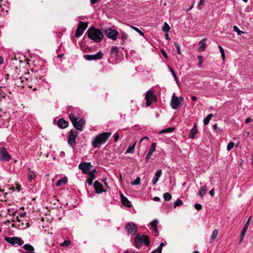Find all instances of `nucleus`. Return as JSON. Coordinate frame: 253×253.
<instances>
[{"label":"nucleus","instance_id":"obj_25","mask_svg":"<svg viewBox=\"0 0 253 253\" xmlns=\"http://www.w3.org/2000/svg\"><path fill=\"white\" fill-rule=\"evenodd\" d=\"M88 177L87 179L86 182L88 183L89 185H91L92 184V181L94 179L95 175L93 172H90L88 174Z\"/></svg>","mask_w":253,"mask_h":253},{"label":"nucleus","instance_id":"obj_6","mask_svg":"<svg viewBox=\"0 0 253 253\" xmlns=\"http://www.w3.org/2000/svg\"><path fill=\"white\" fill-rule=\"evenodd\" d=\"M183 99L182 97H177L175 95V93L172 95L170 102V105L172 109H178L183 102Z\"/></svg>","mask_w":253,"mask_h":253},{"label":"nucleus","instance_id":"obj_42","mask_svg":"<svg viewBox=\"0 0 253 253\" xmlns=\"http://www.w3.org/2000/svg\"><path fill=\"white\" fill-rule=\"evenodd\" d=\"M183 202L180 199H177L173 204L174 208L182 205Z\"/></svg>","mask_w":253,"mask_h":253},{"label":"nucleus","instance_id":"obj_8","mask_svg":"<svg viewBox=\"0 0 253 253\" xmlns=\"http://www.w3.org/2000/svg\"><path fill=\"white\" fill-rule=\"evenodd\" d=\"M145 99L146 100V106L148 107L156 102L157 98L153 90H149L146 93Z\"/></svg>","mask_w":253,"mask_h":253},{"label":"nucleus","instance_id":"obj_53","mask_svg":"<svg viewBox=\"0 0 253 253\" xmlns=\"http://www.w3.org/2000/svg\"><path fill=\"white\" fill-rule=\"evenodd\" d=\"M161 53L162 54V55L165 58H167V53H166V52L165 51V50L164 49H161Z\"/></svg>","mask_w":253,"mask_h":253},{"label":"nucleus","instance_id":"obj_13","mask_svg":"<svg viewBox=\"0 0 253 253\" xmlns=\"http://www.w3.org/2000/svg\"><path fill=\"white\" fill-rule=\"evenodd\" d=\"M92 165L90 163L84 162L79 165V169L85 174H88L91 172L90 171V169Z\"/></svg>","mask_w":253,"mask_h":253},{"label":"nucleus","instance_id":"obj_30","mask_svg":"<svg viewBox=\"0 0 253 253\" xmlns=\"http://www.w3.org/2000/svg\"><path fill=\"white\" fill-rule=\"evenodd\" d=\"M207 187L206 185H204L200 188L199 191L198 195L201 197H203L207 193Z\"/></svg>","mask_w":253,"mask_h":253},{"label":"nucleus","instance_id":"obj_15","mask_svg":"<svg viewBox=\"0 0 253 253\" xmlns=\"http://www.w3.org/2000/svg\"><path fill=\"white\" fill-rule=\"evenodd\" d=\"M158 220L157 219H155L152 220L150 223L149 225L151 226L150 229L152 230V232L155 234V236H159V232L158 229Z\"/></svg>","mask_w":253,"mask_h":253},{"label":"nucleus","instance_id":"obj_16","mask_svg":"<svg viewBox=\"0 0 253 253\" xmlns=\"http://www.w3.org/2000/svg\"><path fill=\"white\" fill-rule=\"evenodd\" d=\"M126 229L129 234L134 235L137 232V227L133 223H127Z\"/></svg>","mask_w":253,"mask_h":253},{"label":"nucleus","instance_id":"obj_24","mask_svg":"<svg viewBox=\"0 0 253 253\" xmlns=\"http://www.w3.org/2000/svg\"><path fill=\"white\" fill-rule=\"evenodd\" d=\"M7 89L4 87H0V98H4L7 96Z\"/></svg>","mask_w":253,"mask_h":253},{"label":"nucleus","instance_id":"obj_17","mask_svg":"<svg viewBox=\"0 0 253 253\" xmlns=\"http://www.w3.org/2000/svg\"><path fill=\"white\" fill-rule=\"evenodd\" d=\"M93 186L96 193L98 194L102 193L106 191V190L103 189V185L98 181H95L94 182Z\"/></svg>","mask_w":253,"mask_h":253},{"label":"nucleus","instance_id":"obj_39","mask_svg":"<svg viewBox=\"0 0 253 253\" xmlns=\"http://www.w3.org/2000/svg\"><path fill=\"white\" fill-rule=\"evenodd\" d=\"M168 68L169 69V71L170 72L171 74H172V77L174 78V80L177 82V79L176 77V74L174 72V71L169 66H168Z\"/></svg>","mask_w":253,"mask_h":253},{"label":"nucleus","instance_id":"obj_32","mask_svg":"<svg viewBox=\"0 0 253 253\" xmlns=\"http://www.w3.org/2000/svg\"><path fill=\"white\" fill-rule=\"evenodd\" d=\"M119 49L117 46H113L111 50V53L114 56H117L119 54Z\"/></svg>","mask_w":253,"mask_h":253},{"label":"nucleus","instance_id":"obj_36","mask_svg":"<svg viewBox=\"0 0 253 253\" xmlns=\"http://www.w3.org/2000/svg\"><path fill=\"white\" fill-rule=\"evenodd\" d=\"M170 28L169 24L167 22H165L163 27H162V30L166 33H168Z\"/></svg>","mask_w":253,"mask_h":253},{"label":"nucleus","instance_id":"obj_1","mask_svg":"<svg viewBox=\"0 0 253 253\" xmlns=\"http://www.w3.org/2000/svg\"><path fill=\"white\" fill-rule=\"evenodd\" d=\"M42 71L40 70L37 72H33L31 70V72L28 71L24 73V75L21 76L19 79L24 85H26L29 88L34 90H36L40 87V85H44V82L43 76L39 78V73Z\"/></svg>","mask_w":253,"mask_h":253},{"label":"nucleus","instance_id":"obj_55","mask_svg":"<svg viewBox=\"0 0 253 253\" xmlns=\"http://www.w3.org/2000/svg\"><path fill=\"white\" fill-rule=\"evenodd\" d=\"M19 216L21 217H24L26 216V212H21L19 214Z\"/></svg>","mask_w":253,"mask_h":253},{"label":"nucleus","instance_id":"obj_7","mask_svg":"<svg viewBox=\"0 0 253 253\" xmlns=\"http://www.w3.org/2000/svg\"><path fill=\"white\" fill-rule=\"evenodd\" d=\"M103 31L109 39L113 41L117 40V37L119 36V32L111 28L103 29Z\"/></svg>","mask_w":253,"mask_h":253},{"label":"nucleus","instance_id":"obj_4","mask_svg":"<svg viewBox=\"0 0 253 253\" xmlns=\"http://www.w3.org/2000/svg\"><path fill=\"white\" fill-rule=\"evenodd\" d=\"M150 244V240L148 236L137 234L134 238V246L139 249L143 245L148 246Z\"/></svg>","mask_w":253,"mask_h":253},{"label":"nucleus","instance_id":"obj_48","mask_svg":"<svg viewBox=\"0 0 253 253\" xmlns=\"http://www.w3.org/2000/svg\"><path fill=\"white\" fill-rule=\"evenodd\" d=\"M165 246V244L164 243L162 242L159 246L156 249V250L162 252V250L163 247Z\"/></svg>","mask_w":253,"mask_h":253},{"label":"nucleus","instance_id":"obj_34","mask_svg":"<svg viewBox=\"0 0 253 253\" xmlns=\"http://www.w3.org/2000/svg\"><path fill=\"white\" fill-rule=\"evenodd\" d=\"M174 130V127H169V128H168L161 130L159 132V133L161 134L166 133H168V132H172Z\"/></svg>","mask_w":253,"mask_h":253},{"label":"nucleus","instance_id":"obj_61","mask_svg":"<svg viewBox=\"0 0 253 253\" xmlns=\"http://www.w3.org/2000/svg\"><path fill=\"white\" fill-rule=\"evenodd\" d=\"M124 253H139L138 252H129L128 251H125Z\"/></svg>","mask_w":253,"mask_h":253},{"label":"nucleus","instance_id":"obj_22","mask_svg":"<svg viewBox=\"0 0 253 253\" xmlns=\"http://www.w3.org/2000/svg\"><path fill=\"white\" fill-rule=\"evenodd\" d=\"M162 174V172L161 169H159L156 171L155 177L152 180L153 185H155L157 182Z\"/></svg>","mask_w":253,"mask_h":253},{"label":"nucleus","instance_id":"obj_54","mask_svg":"<svg viewBox=\"0 0 253 253\" xmlns=\"http://www.w3.org/2000/svg\"><path fill=\"white\" fill-rule=\"evenodd\" d=\"M252 121L251 118H248L245 120V123L249 124Z\"/></svg>","mask_w":253,"mask_h":253},{"label":"nucleus","instance_id":"obj_57","mask_svg":"<svg viewBox=\"0 0 253 253\" xmlns=\"http://www.w3.org/2000/svg\"><path fill=\"white\" fill-rule=\"evenodd\" d=\"M65 156V154L64 153V152L63 151H61L59 153V156L61 157H64Z\"/></svg>","mask_w":253,"mask_h":253},{"label":"nucleus","instance_id":"obj_31","mask_svg":"<svg viewBox=\"0 0 253 253\" xmlns=\"http://www.w3.org/2000/svg\"><path fill=\"white\" fill-rule=\"evenodd\" d=\"M218 233V231L217 229H215L213 231L211 236L210 239V243H212L213 241H214L217 236Z\"/></svg>","mask_w":253,"mask_h":253},{"label":"nucleus","instance_id":"obj_41","mask_svg":"<svg viewBox=\"0 0 253 253\" xmlns=\"http://www.w3.org/2000/svg\"><path fill=\"white\" fill-rule=\"evenodd\" d=\"M235 146L234 142L231 141L228 143L227 146V150L230 151Z\"/></svg>","mask_w":253,"mask_h":253},{"label":"nucleus","instance_id":"obj_21","mask_svg":"<svg viewBox=\"0 0 253 253\" xmlns=\"http://www.w3.org/2000/svg\"><path fill=\"white\" fill-rule=\"evenodd\" d=\"M36 177V172L31 169L30 168L28 169V178L30 182H32L33 180Z\"/></svg>","mask_w":253,"mask_h":253},{"label":"nucleus","instance_id":"obj_38","mask_svg":"<svg viewBox=\"0 0 253 253\" xmlns=\"http://www.w3.org/2000/svg\"><path fill=\"white\" fill-rule=\"evenodd\" d=\"M141 179L140 178L137 177L134 180L131 182V184L132 185H139L140 183Z\"/></svg>","mask_w":253,"mask_h":253},{"label":"nucleus","instance_id":"obj_14","mask_svg":"<svg viewBox=\"0 0 253 253\" xmlns=\"http://www.w3.org/2000/svg\"><path fill=\"white\" fill-rule=\"evenodd\" d=\"M103 57L101 51L98 52L95 54L84 55V58L87 61L96 60L101 59Z\"/></svg>","mask_w":253,"mask_h":253},{"label":"nucleus","instance_id":"obj_58","mask_svg":"<svg viewBox=\"0 0 253 253\" xmlns=\"http://www.w3.org/2000/svg\"><path fill=\"white\" fill-rule=\"evenodd\" d=\"M209 193L211 195V196H214V189H212L211 190L210 192H209Z\"/></svg>","mask_w":253,"mask_h":253},{"label":"nucleus","instance_id":"obj_33","mask_svg":"<svg viewBox=\"0 0 253 253\" xmlns=\"http://www.w3.org/2000/svg\"><path fill=\"white\" fill-rule=\"evenodd\" d=\"M136 143L135 141L132 145H129L127 149L126 150V153H132L134 151L135 146Z\"/></svg>","mask_w":253,"mask_h":253},{"label":"nucleus","instance_id":"obj_51","mask_svg":"<svg viewBox=\"0 0 253 253\" xmlns=\"http://www.w3.org/2000/svg\"><path fill=\"white\" fill-rule=\"evenodd\" d=\"M194 207L197 210H200L202 209V206L200 204H195Z\"/></svg>","mask_w":253,"mask_h":253},{"label":"nucleus","instance_id":"obj_44","mask_svg":"<svg viewBox=\"0 0 253 253\" xmlns=\"http://www.w3.org/2000/svg\"><path fill=\"white\" fill-rule=\"evenodd\" d=\"M132 28L136 32H137L138 33H139L140 34V35L142 36H144V34L143 32H142L139 29H138V28L137 27H134V26H131Z\"/></svg>","mask_w":253,"mask_h":253},{"label":"nucleus","instance_id":"obj_18","mask_svg":"<svg viewBox=\"0 0 253 253\" xmlns=\"http://www.w3.org/2000/svg\"><path fill=\"white\" fill-rule=\"evenodd\" d=\"M252 218V216L251 215L249 217L248 219L247 220V221L245 225L243 227V229L242 231L241 234V238H240V242H242V241L245 237L246 232L248 228L249 225L250 224V221H251Z\"/></svg>","mask_w":253,"mask_h":253},{"label":"nucleus","instance_id":"obj_63","mask_svg":"<svg viewBox=\"0 0 253 253\" xmlns=\"http://www.w3.org/2000/svg\"><path fill=\"white\" fill-rule=\"evenodd\" d=\"M154 200L155 201H159L160 200V199L159 197H155L154 198Z\"/></svg>","mask_w":253,"mask_h":253},{"label":"nucleus","instance_id":"obj_43","mask_svg":"<svg viewBox=\"0 0 253 253\" xmlns=\"http://www.w3.org/2000/svg\"><path fill=\"white\" fill-rule=\"evenodd\" d=\"M198 61H199L198 66V67L201 68L202 67V65L203 62V56H202L201 55H199L198 56Z\"/></svg>","mask_w":253,"mask_h":253},{"label":"nucleus","instance_id":"obj_60","mask_svg":"<svg viewBox=\"0 0 253 253\" xmlns=\"http://www.w3.org/2000/svg\"><path fill=\"white\" fill-rule=\"evenodd\" d=\"M104 185L108 188H109L108 185V183L107 182V181L105 180H102Z\"/></svg>","mask_w":253,"mask_h":253},{"label":"nucleus","instance_id":"obj_5","mask_svg":"<svg viewBox=\"0 0 253 253\" xmlns=\"http://www.w3.org/2000/svg\"><path fill=\"white\" fill-rule=\"evenodd\" d=\"M69 117L74 126L79 130H82L85 124L84 119L77 117L73 113H71Z\"/></svg>","mask_w":253,"mask_h":253},{"label":"nucleus","instance_id":"obj_49","mask_svg":"<svg viewBox=\"0 0 253 253\" xmlns=\"http://www.w3.org/2000/svg\"><path fill=\"white\" fill-rule=\"evenodd\" d=\"M233 30L234 31L237 32L238 33V34L240 35L241 34V33H242V32L241 31H240L239 28L237 27V26H233Z\"/></svg>","mask_w":253,"mask_h":253},{"label":"nucleus","instance_id":"obj_50","mask_svg":"<svg viewBox=\"0 0 253 253\" xmlns=\"http://www.w3.org/2000/svg\"><path fill=\"white\" fill-rule=\"evenodd\" d=\"M210 120H210L207 117H206L205 118H204V121H203L204 125L206 126V125H207L208 124H209Z\"/></svg>","mask_w":253,"mask_h":253},{"label":"nucleus","instance_id":"obj_35","mask_svg":"<svg viewBox=\"0 0 253 253\" xmlns=\"http://www.w3.org/2000/svg\"><path fill=\"white\" fill-rule=\"evenodd\" d=\"M156 143H153L152 145H151L150 149L148 153V154L152 155V154L156 150Z\"/></svg>","mask_w":253,"mask_h":253},{"label":"nucleus","instance_id":"obj_64","mask_svg":"<svg viewBox=\"0 0 253 253\" xmlns=\"http://www.w3.org/2000/svg\"><path fill=\"white\" fill-rule=\"evenodd\" d=\"M151 253H162V252H159V251L155 250L154 251H152L151 252Z\"/></svg>","mask_w":253,"mask_h":253},{"label":"nucleus","instance_id":"obj_23","mask_svg":"<svg viewBox=\"0 0 253 253\" xmlns=\"http://www.w3.org/2000/svg\"><path fill=\"white\" fill-rule=\"evenodd\" d=\"M58 126L61 128H65L68 126V123L63 119H60L57 123Z\"/></svg>","mask_w":253,"mask_h":253},{"label":"nucleus","instance_id":"obj_20","mask_svg":"<svg viewBox=\"0 0 253 253\" xmlns=\"http://www.w3.org/2000/svg\"><path fill=\"white\" fill-rule=\"evenodd\" d=\"M198 132V129L197 127V124H194L193 127L192 129H191L189 134V138L190 139H193L195 138L196 134Z\"/></svg>","mask_w":253,"mask_h":253},{"label":"nucleus","instance_id":"obj_59","mask_svg":"<svg viewBox=\"0 0 253 253\" xmlns=\"http://www.w3.org/2000/svg\"><path fill=\"white\" fill-rule=\"evenodd\" d=\"M3 63V58L2 56H0V65H1Z\"/></svg>","mask_w":253,"mask_h":253},{"label":"nucleus","instance_id":"obj_3","mask_svg":"<svg viewBox=\"0 0 253 253\" xmlns=\"http://www.w3.org/2000/svg\"><path fill=\"white\" fill-rule=\"evenodd\" d=\"M88 37L96 43L100 42L103 38V34L101 30L94 28H89L87 31Z\"/></svg>","mask_w":253,"mask_h":253},{"label":"nucleus","instance_id":"obj_40","mask_svg":"<svg viewBox=\"0 0 253 253\" xmlns=\"http://www.w3.org/2000/svg\"><path fill=\"white\" fill-rule=\"evenodd\" d=\"M71 241L70 240H66L60 244L61 246L63 247H67L71 244Z\"/></svg>","mask_w":253,"mask_h":253},{"label":"nucleus","instance_id":"obj_11","mask_svg":"<svg viewBox=\"0 0 253 253\" xmlns=\"http://www.w3.org/2000/svg\"><path fill=\"white\" fill-rule=\"evenodd\" d=\"M77 132L74 130H71L68 138V143L72 147L76 144V138L77 137Z\"/></svg>","mask_w":253,"mask_h":253},{"label":"nucleus","instance_id":"obj_46","mask_svg":"<svg viewBox=\"0 0 253 253\" xmlns=\"http://www.w3.org/2000/svg\"><path fill=\"white\" fill-rule=\"evenodd\" d=\"M174 45L175 46V48H176V49L177 50V53L178 54H181V51H180V48L179 45L176 42H174Z\"/></svg>","mask_w":253,"mask_h":253},{"label":"nucleus","instance_id":"obj_29","mask_svg":"<svg viewBox=\"0 0 253 253\" xmlns=\"http://www.w3.org/2000/svg\"><path fill=\"white\" fill-rule=\"evenodd\" d=\"M22 248L26 251L25 252H32L35 251V249L33 246L28 244L24 245L22 247Z\"/></svg>","mask_w":253,"mask_h":253},{"label":"nucleus","instance_id":"obj_19","mask_svg":"<svg viewBox=\"0 0 253 253\" xmlns=\"http://www.w3.org/2000/svg\"><path fill=\"white\" fill-rule=\"evenodd\" d=\"M122 205L127 208H130L132 206L131 202L125 197L123 194L121 196Z\"/></svg>","mask_w":253,"mask_h":253},{"label":"nucleus","instance_id":"obj_28","mask_svg":"<svg viewBox=\"0 0 253 253\" xmlns=\"http://www.w3.org/2000/svg\"><path fill=\"white\" fill-rule=\"evenodd\" d=\"M119 38H120L122 41V44H124L125 43L126 41L128 39V35L124 32H121L120 34H119Z\"/></svg>","mask_w":253,"mask_h":253},{"label":"nucleus","instance_id":"obj_27","mask_svg":"<svg viewBox=\"0 0 253 253\" xmlns=\"http://www.w3.org/2000/svg\"><path fill=\"white\" fill-rule=\"evenodd\" d=\"M206 39H202L200 42H199V50L201 51H203L205 50V48L206 47Z\"/></svg>","mask_w":253,"mask_h":253},{"label":"nucleus","instance_id":"obj_45","mask_svg":"<svg viewBox=\"0 0 253 253\" xmlns=\"http://www.w3.org/2000/svg\"><path fill=\"white\" fill-rule=\"evenodd\" d=\"M218 47L219 50V51L220 52V53L221 54V56H222V58L223 60H224V58H225V53H224V51L223 48L220 45H218Z\"/></svg>","mask_w":253,"mask_h":253},{"label":"nucleus","instance_id":"obj_56","mask_svg":"<svg viewBox=\"0 0 253 253\" xmlns=\"http://www.w3.org/2000/svg\"><path fill=\"white\" fill-rule=\"evenodd\" d=\"M151 155L149 154H147L146 158H145V159H146V162L147 163L149 161V160L150 159V158L151 157Z\"/></svg>","mask_w":253,"mask_h":253},{"label":"nucleus","instance_id":"obj_47","mask_svg":"<svg viewBox=\"0 0 253 253\" xmlns=\"http://www.w3.org/2000/svg\"><path fill=\"white\" fill-rule=\"evenodd\" d=\"M205 3V0H200L198 4V8L200 10L202 9V7L201 5L204 4Z\"/></svg>","mask_w":253,"mask_h":253},{"label":"nucleus","instance_id":"obj_2","mask_svg":"<svg viewBox=\"0 0 253 253\" xmlns=\"http://www.w3.org/2000/svg\"><path fill=\"white\" fill-rule=\"evenodd\" d=\"M111 134V132H104L96 135L91 142L92 147L94 148H99L107 142Z\"/></svg>","mask_w":253,"mask_h":253},{"label":"nucleus","instance_id":"obj_52","mask_svg":"<svg viewBox=\"0 0 253 253\" xmlns=\"http://www.w3.org/2000/svg\"><path fill=\"white\" fill-rule=\"evenodd\" d=\"M119 138V134L117 133H115L114 134V141L116 142L118 140Z\"/></svg>","mask_w":253,"mask_h":253},{"label":"nucleus","instance_id":"obj_62","mask_svg":"<svg viewBox=\"0 0 253 253\" xmlns=\"http://www.w3.org/2000/svg\"><path fill=\"white\" fill-rule=\"evenodd\" d=\"M166 39L167 40H170V38L167 33L166 34Z\"/></svg>","mask_w":253,"mask_h":253},{"label":"nucleus","instance_id":"obj_12","mask_svg":"<svg viewBox=\"0 0 253 253\" xmlns=\"http://www.w3.org/2000/svg\"><path fill=\"white\" fill-rule=\"evenodd\" d=\"M87 27V23H84L83 22H80L78 27L77 28L75 37L77 38L80 37L84 33L85 29Z\"/></svg>","mask_w":253,"mask_h":253},{"label":"nucleus","instance_id":"obj_9","mask_svg":"<svg viewBox=\"0 0 253 253\" xmlns=\"http://www.w3.org/2000/svg\"><path fill=\"white\" fill-rule=\"evenodd\" d=\"M11 159V156L4 147L0 146V161L7 162Z\"/></svg>","mask_w":253,"mask_h":253},{"label":"nucleus","instance_id":"obj_10","mask_svg":"<svg viewBox=\"0 0 253 253\" xmlns=\"http://www.w3.org/2000/svg\"><path fill=\"white\" fill-rule=\"evenodd\" d=\"M4 239L6 242L13 246H14L16 244L19 246H21L24 244V241L20 238L17 237H5Z\"/></svg>","mask_w":253,"mask_h":253},{"label":"nucleus","instance_id":"obj_26","mask_svg":"<svg viewBox=\"0 0 253 253\" xmlns=\"http://www.w3.org/2000/svg\"><path fill=\"white\" fill-rule=\"evenodd\" d=\"M67 178L65 176L57 181L56 186L57 187L65 185L67 182Z\"/></svg>","mask_w":253,"mask_h":253},{"label":"nucleus","instance_id":"obj_37","mask_svg":"<svg viewBox=\"0 0 253 253\" xmlns=\"http://www.w3.org/2000/svg\"><path fill=\"white\" fill-rule=\"evenodd\" d=\"M163 198L166 201H169L171 199V196L169 193H165L163 195Z\"/></svg>","mask_w":253,"mask_h":253}]
</instances>
